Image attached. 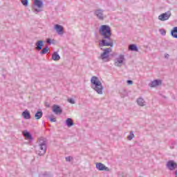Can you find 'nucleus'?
<instances>
[{
    "mask_svg": "<svg viewBox=\"0 0 177 177\" xmlns=\"http://www.w3.org/2000/svg\"><path fill=\"white\" fill-rule=\"evenodd\" d=\"M99 32L102 37V41L99 42V47L103 46H114V42L111 39V28L108 25H102L100 27Z\"/></svg>",
    "mask_w": 177,
    "mask_h": 177,
    "instance_id": "1",
    "label": "nucleus"
},
{
    "mask_svg": "<svg viewBox=\"0 0 177 177\" xmlns=\"http://www.w3.org/2000/svg\"><path fill=\"white\" fill-rule=\"evenodd\" d=\"M91 88L94 89L98 95L103 94V85L102 84V82L99 80V78L96 76H93L91 80Z\"/></svg>",
    "mask_w": 177,
    "mask_h": 177,
    "instance_id": "2",
    "label": "nucleus"
},
{
    "mask_svg": "<svg viewBox=\"0 0 177 177\" xmlns=\"http://www.w3.org/2000/svg\"><path fill=\"white\" fill-rule=\"evenodd\" d=\"M39 149L36 150L38 156H44L46 153V138L41 137L38 139Z\"/></svg>",
    "mask_w": 177,
    "mask_h": 177,
    "instance_id": "3",
    "label": "nucleus"
},
{
    "mask_svg": "<svg viewBox=\"0 0 177 177\" xmlns=\"http://www.w3.org/2000/svg\"><path fill=\"white\" fill-rule=\"evenodd\" d=\"M44 7V1L42 0H33V6L32 10L35 15H38L39 12H42V8Z\"/></svg>",
    "mask_w": 177,
    "mask_h": 177,
    "instance_id": "4",
    "label": "nucleus"
},
{
    "mask_svg": "<svg viewBox=\"0 0 177 177\" xmlns=\"http://www.w3.org/2000/svg\"><path fill=\"white\" fill-rule=\"evenodd\" d=\"M104 52L100 55V59H102L103 62H109L110 59V53H111V51L113 49L111 48H106L104 50Z\"/></svg>",
    "mask_w": 177,
    "mask_h": 177,
    "instance_id": "5",
    "label": "nucleus"
},
{
    "mask_svg": "<svg viewBox=\"0 0 177 177\" xmlns=\"http://www.w3.org/2000/svg\"><path fill=\"white\" fill-rule=\"evenodd\" d=\"M124 60H125V57L124 56V55H119L118 57H117L115 59L114 65L116 66V67H121Z\"/></svg>",
    "mask_w": 177,
    "mask_h": 177,
    "instance_id": "6",
    "label": "nucleus"
},
{
    "mask_svg": "<svg viewBox=\"0 0 177 177\" xmlns=\"http://www.w3.org/2000/svg\"><path fill=\"white\" fill-rule=\"evenodd\" d=\"M171 11H167L165 13H162L158 16V19L160 21H165L167 20H169V17H171Z\"/></svg>",
    "mask_w": 177,
    "mask_h": 177,
    "instance_id": "7",
    "label": "nucleus"
},
{
    "mask_svg": "<svg viewBox=\"0 0 177 177\" xmlns=\"http://www.w3.org/2000/svg\"><path fill=\"white\" fill-rule=\"evenodd\" d=\"M104 10L102 9H97L94 12V15L97 17L99 20H104L106 16L104 14Z\"/></svg>",
    "mask_w": 177,
    "mask_h": 177,
    "instance_id": "8",
    "label": "nucleus"
},
{
    "mask_svg": "<svg viewBox=\"0 0 177 177\" xmlns=\"http://www.w3.org/2000/svg\"><path fill=\"white\" fill-rule=\"evenodd\" d=\"M95 168H97L98 171H106V172H110V169L102 162L97 163Z\"/></svg>",
    "mask_w": 177,
    "mask_h": 177,
    "instance_id": "9",
    "label": "nucleus"
},
{
    "mask_svg": "<svg viewBox=\"0 0 177 177\" xmlns=\"http://www.w3.org/2000/svg\"><path fill=\"white\" fill-rule=\"evenodd\" d=\"M53 113H55L57 115H60L63 113V110L60 108V106L54 104L52 106Z\"/></svg>",
    "mask_w": 177,
    "mask_h": 177,
    "instance_id": "10",
    "label": "nucleus"
},
{
    "mask_svg": "<svg viewBox=\"0 0 177 177\" xmlns=\"http://www.w3.org/2000/svg\"><path fill=\"white\" fill-rule=\"evenodd\" d=\"M167 167L170 171H174L176 168L177 165L174 160H169L167 163Z\"/></svg>",
    "mask_w": 177,
    "mask_h": 177,
    "instance_id": "11",
    "label": "nucleus"
},
{
    "mask_svg": "<svg viewBox=\"0 0 177 177\" xmlns=\"http://www.w3.org/2000/svg\"><path fill=\"white\" fill-rule=\"evenodd\" d=\"M162 84V81L161 80H155L149 84L151 88H155V86H158Z\"/></svg>",
    "mask_w": 177,
    "mask_h": 177,
    "instance_id": "12",
    "label": "nucleus"
},
{
    "mask_svg": "<svg viewBox=\"0 0 177 177\" xmlns=\"http://www.w3.org/2000/svg\"><path fill=\"white\" fill-rule=\"evenodd\" d=\"M22 133L26 140H32V136L27 130L22 131Z\"/></svg>",
    "mask_w": 177,
    "mask_h": 177,
    "instance_id": "13",
    "label": "nucleus"
},
{
    "mask_svg": "<svg viewBox=\"0 0 177 177\" xmlns=\"http://www.w3.org/2000/svg\"><path fill=\"white\" fill-rule=\"evenodd\" d=\"M55 30H56V32H57V34H59V35H62V34H63V26H62L61 25L59 24H56L55 25Z\"/></svg>",
    "mask_w": 177,
    "mask_h": 177,
    "instance_id": "14",
    "label": "nucleus"
},
{
    "mask_svg": "<svg viewBox=\"0 0 177 177\" xmlns=\"http://www.w3.org/2000/svg\"><path fill=\"white\" fill-rule=\"evenodd\" d=\"M36 50H42V46H44V41L39 40L36 42Z\"/></svg>",
    "mask_w": 177,
    "mask_h": 177,
    "instance_id": "15",
    "label": "nucleus"
},
{
    "mask_svg": "<svg viewBox=\"0 0 177 177\" xmlns=\"http://www.w3.org/2000/svg\"><path fill=\"white\" fill-rule=\"evenodd\" d=\"M22 117L24 118V120H30V118H31V115H30L28 110L26 109L22 112Z\"/></svg>",
    "mask_w": 177,
    "mask_h": 177,
    "instance_id": "16",
    "label": "nucleus"
},
{
    "mask_svg": "<svg viewBox=\"0 0 177 177\" xmlns=\"http://www.w3.org/2000/svg\"><path fill=\"white\" fill-rule=\"evenodd\" d=\"M137 104L138 106H141V107H143L144 106H146V101L142 97H139L137 99Z\"/></svg>",
    "mask_w": 177,
    "mask_h": 177,
    "instance_id": "17",
    "label": "nucleus"
},
{
    "mask_svg": "<svg viewBox=\"0 0 177 177\" xmlns=\"http://www.w3.org/2000/svg\"><path fill=\"white\" fill-rule=\"evenodd\" d=\"M43 114H44V113H42V111H41V109H39L35 114V120H41V118H42Z\"/></svg>",
    "mask_w": 177,
    "mask_h": 177,
    "instance_id": "18",
    "label": "nucleus"
},
{
    "mask_svg": "<svg viewBox=\"0 0 177 177\" xmlns=\"http://www.w3.org/2000/svg\"><path fill=\"white\" fill-rule=\"evenodd\" d=\"M51 57L55 62L60 60V55H59L57 52H54Z\"/></svg>",
    "mask_w": 177,
    "mask_h": 177,
    "instance_id": "19",
    "label": "nucleus"
},
{
    "mask_svg": "<svg viewBox=\"0 0 177 177\" xmlns=\"http://www.w3.org/2000/svg\"><path fill=\"white\" fill-rule=\"evenodd\" d=\"M129 49L133 52H138L139 50V48H138V46L136 44H130L129 46Z\"/></svg>",
    "mask_w": 177,
    "mask_h": 177,
    "instance_id": "20",
    "label": "nucleus"
},
{
    "mask_svg": "<svg viewBox=\"0 0 177 177\" xmlns=\"http://www.w3.org/2000/svg\"><path fill=\"white\" fill-rule=\"evenodd\" d=\"M66 125H67L68 128L73 127V125H74V122H73V119L67 118L66 120Z\"/></svg>",
    "mask_w": 177,
    "mask_h": 177,
    "instance_id": "21",
    "label": "nucleus"
},
{
    "mask_svg": "<svg viewBox=\"0 0 177 177\" xmlns=\"http://www.w3.org/2000/svg\"><path fill=\"white\" fill-rule=\"evenodd\" d=\"M171 35L173 36L174 38H177V26L173 28V30L171 32Z\"/></svg>",
    "mask_w": 177,
    "mask_h": 177,
    "instance_id": "22",
    "label": "nucleus"
},
{
    "mask_svg": "<svg viewBox=\"0 0 177 177\" xmlns=\"http://www.w3.org/2000/svg\"><path fill=\"white\" fill-rule=\"evenodd\" d=\"M49 52V46H46L45 48L41 49L40 51V55H46Z\"/></svg>",
    "mask_w": 177,
    "mask_h": 177,
    "instance_id": "23",
    "label": "nucleus"
},
{
    "mask_svg": "<svg viewBox=\"0 0 177 177\" xmlns=\"http://www.w3.org/2000/svg\"><path fill=\"white\" fill-rule=\"evenodd\" d=\"M135 138V133H133V131H130V134L127 136L128 140H132Z\"/></svg>",
    "mask_w": 177,
    "mask_h": 177,
    "instance_id": "24",
    "label": "nucleus"
},
{
    "mask_svg": "<svg viewBox=\"0 0 177 177\" xmlns=\"http://www.w3.org/2000/svg\"><path fill=\"white\" fill-rule=\"evenodd\" d=\"M21 3L22 5H24V6H28V0H21Z\"/></svg>",
    "mask_w": 177,
    "mask_h": 177,
    "instance_id": "25",
    "label": "nucleus"
},
{
    "mask_svg": "<svg viewBox=\"0 0 177 177\" xmlns=\"http://www.w3.org/2000/svg\"><path fill=\"white\" fill-rule=\"evenodd\" d=\"M50 122H56V118H54L53 115L48 117Z\"/></svg>",
    "mask_w": 177,
    "mask_h": 177,
    "instance_id": "26",
    "label": "nucleus"
},
{
    "mask_svg": "<svg viewBox=\"0 0 177 177\" xmlns=\"http://www.w3.org/2000/svg\"><path fill=\"white\" fill-rule=\"evenodd\" d=\"M68 103H71V104H75V101L73 98H68Z\"/></svg>",
    "mask_w": 177,
    "mask_h": 177,
    "instance_id": "27",
    "label": "nucleus"
},
{
    "mask_svg": "<svg viewBox=\"0 0 177 177\" xmlns=\"http://www.w3.org/2000/svg\"><path fill=\"white\" fill-rule=\"evenodd\" d=\"M66 161L70 162V161H73V157L71 156H68L65 158Z\"/></svg>",
    "mask_w": 177,
    "mask_h": 177,
    "instance_id": "28",
    "label": "nucleus"
},
{
    "mask_svg": "<svg viewBox=\"0 0 177 177\" xmlns=\"http://www.w3.org/2000/svg\"><path fill=\"white\" fill-rule=\"evenodd\" d=\"M44 177H52V175L50 174H48L46 172L44 174Z\"/></svg>",
    "mask_w": 177,
    "mask_h": 177,
    "instance_id": "29",
    "label": "nucleus"
},
{
    "mask_svg": "<svg viewBox=\"0 0 177 177\" xmlns=\"http://www.w3.org/2000/svg\"><path fill=\"white\" fill-rule=\"evenodd\" d=\"M46 43L49 44L50 45H51L52 44V39H47Z\"/></svg>",
    "mask_w": 177,
    "mask_h": 177,
    "instance_id": "30",
    "label": "nucleus"
},
{
    "mask_svg": "<svg viewBox=\"0 0 177 177\" xmlns=\"http://www.w3.org/2000/svg\"><path fill=\"white\" fill-rule=\"evenodd\" d=\"M127 84L129 85H132L133 84V81H132V80H127Z\"/></svg>",
    "mask_w": 177,
    "mask_h": 177,
    "instance_id": "31",
    "label": "nucleus"
},
{
    "mask_svg": "<svg viewBox=\"0 0 177 177\" xmlns=\"http://www.w3.org/2000/svg\"><path fill=\"white\" fill-rule=\"evenodd\" d=\"M165 59H169V54H165Z\"/></svg>",
    "mask_w": 177,
    "mask_h": 177,
    "instance_id": "32",
    "label": "nucleus"
},
{
    "mask_svg": "<svg viewBox=\"0 0 177 177\" xmlns=\"http://www.w3.org/2000/svg\"><path fill=\"white\" fill-rule=\"evenodd\" d=\"M51 44L55 45V44H56V40H55V39L51 40Z\"/></svg>",
    "mask_w": 177,
    "mask_h": 177,
    "instance_id": "33",
    "label": "nucleus"
},
{
    "mask_svg": "<svg viewBox=\"0 0 177 177\" xmlns=\"http://www.w3.org/2000/svg\"><path fill=\"white\" fill-rule=\"evenodd\" d=\"M162 35H165L166 32L165 30H162L161 32Z\"/></svg>",
    "mask_w": 177,
    "mask_h": 177,
    "instance_id": "34",
    "label": "nucleus"
}]
</instances>
